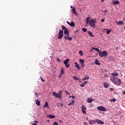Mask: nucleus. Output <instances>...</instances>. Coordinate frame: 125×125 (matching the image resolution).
<instances>
[{"label":"nucleus","mask_w":125,"mask_h":125,"mask_svg":"<svg viewBox=\"0 0 125 125\" xmlns=\"http://www.w3.org/2000/svg\"><path fill=\"white\" fill-rule=\"evenodd\" d=\"M97 109H98V110H99V111H102L103 112H104V111H106V108H105L103 106H98Z\"/></svg>","instance_id":"7"},{"label":"nucleus","mask_w":125,"mask_h":125,"mask_svg":"<svg viewBox=\"0 0 125 125\" xmlns=\"http://www.w3.org/2000/svg\"><path fill=\"white\" fill-rule=\"evenodd\" d=\"M93 101V99L91 98L87 99V103H91Z\"/></svg>","instance_id":"18"},{"label":"nucleus","mask_w":125,"mask_h":125,"mask_svg":"<svg viewBox=\"0 0 125 125\" xmlns=\"http://www.w3.org/2000/svg\"><path fill=\"white\" fill-rule=\"evenodd\" d=\"M47 122L48 123H49L50 121H49V120H47Z\"/></svg>","instance_id":"62"},{"label":"nucleus","mask_w":125,"mask_h":125,"mask_svg":"<svg viewBox=\"0 0 125 125\" xmlns=\"http://www.w3.org/2000/svg\"><path fill=\"white\" fill-rule=\"evenodd\" d=\"M70 8H73V6H70Z\"/></svg>","instance_id":"61"},{"label":"nucleus","mask_w":125,"mask_h":125,"mask_svg":"<svg viewBox=\"0 0 125 125\" xmlns=\"http://www.w3.org/2000/svg\"><path fill=\"white\" fill-rule=\"evenodd\" d=\"M104 86L105 88H107V87H109V84L106 83H104Z\"/></svg>","instance_id":"28"},{"label":"nucleus","mask_w":125,"mask_h":125,"mask_svg":"<svg viewBox=\"0 0 125 125\" xmlns=\"http://www.w3.org/2000/svg\"><path fill=\"white\" fill-rule=\"evenodd\" d=\"M105 0H101V1L102 2H104V1Z\"/></svg>","instance_id":"52"},{"label":"nucleus","mask_w":125,"mask_h":125,"mask_svg":"<svg viewBox=\"0 0 125 125\" xmlns=\"http://www.w3.org/2000/svg\"><path fill=\"white\" fill-rule=\"evenodd\" d=\"M35 123H37V124H38V121H35Z\"/></svg>","instance_id":"59"},{"label":"nucleus","mask_w":125,"mask_h":125,"mask_svg":"<svg viewBox=\"0 0 125 125\" xmlns=\"http://www.w3.org/2000/svg\"><path fill=\"white\" fill-rule=\"evenodd\" d=\"M85 22H86V25H88V24H89L90 26L91 27H92L93 28H95L96 26L95 25V23H96V19L90 20V18L87 17L85 19Z\"/></svg>","instance_id":"1"},{"label":"nucleus","mask_w":125,"mask_h":125,"mask_svg":"<svg viewBox=\"0 0 125 125\" xmlns=\"http://www.w3.org/2000/svg\"><path fill=\"white\" fill-rule=\"evenodd\" d=\"M68 33H69V30H68V29L66 28V29H64V35Z\"/></svg>","instance_id":"31"},{"label":"nucleus","mask_w":125,"mask_h":125,"mask_svg":"<svg viewBox=\"0 0 125 125\" xmlns=\"http://www.w3.org/2000/svg\"><path fill=\"white\" fill-rule=\"evenodd\" d=\"M82 112L83 114H86V107L84 105L82 104Z\"/></svg>","instance_id":"6"},{"label":"nucleus","mask_w":125,"mask_h":125,"mask_svg":"<svg viewBox=\"0 0 125 125\" xmlns=\"http://www.w3.org/2000/svg\"><path fill=\"white\" fill-rule=\"evenodd\" d=\"M95 64L98 66H100V65H101V63H100V62H99V61L98 60H96L95 61Z\"/></svg>","instance_id":"23"},{"label":"nucleus","mask_w":125,"mask_h":125,"mask_svg":"<svg viewBox=\"0 0 125 125\" xmlns=\"http://www.w3.org/2000/svg\"><path fill=\"white\" fill-rule=\"evenodd\" d=\"M104 20H104V19H102V20H101V22H104Z\"/></svg>","instance_id":"50"},{"label":"nucleus","mask_w":125,"mask_h":125,"mask_svg":"<svg viewBox=\"0 0 125 125\" xmlns=\"http://www.w3.org/2000/svg\"><path fill=\"white\" fill-rule=\"evenodd\" d=\"M57 106L58 107H62V106H63V104L61 103H59L57 104Z\"/></svg>","instance_id":"27"},{"label":"nucleus","mask_w":125,"mask_h":125,"mask_svg":"<svg viewBox=\"0 0 125 125\" xmlns=\"http://www.w3.org/2000/svg\"><path fill=\"white\" fill-rule=\"evenodd\" d=\"M94 122V121L93 120H91L89 122V124H90V125H92V124H93V122Z\"/></svg>","instance_id":"37"},{"label":"nucleus","mask_w":125,"mask_h":125,"mask_svg":"<svg viewBox=\"0 0 125 125\" xmlns=\"http://www.w3.org/2000/svg\"><path fill=\"white\" fill-rule=\"evenodd\" d=\"M58 78H59V79H60V78H62V74H61L59 76Z\"/></svg>","instance_id":"46"},{"label":"nucleus","mask_w":125,"mask_h":125,"mask_svg":"<svg viewBox=\"0 0 125 125\" xmlns=\"http://www.w3.org/2000/svg\"><path fill=\"white\" fill-rule=\"evenodd\" d=\"M83 125H87V123H86L85 122V123H83Z\"/></svg>","instance_id":"51"},{"label":"nucleus","mask_w":125,"mask_h":125,"mask_svg":"<svg viewBox=\"0 0 125 125\" xmlns=\"http://www.w3.org/2000/svg\"><path fill=\"white\" fill-rule=\"evenodd\" d=\"M109 101L110 102H111V101H113V102H116V99L113 98L112 99H110Z\"/></svg>","instance_id":"34"},{"label":"nucleus","mask_w":125,"mask_h":125,"mask_svg":"<svg viewBox=\"0 0 125 125\" xmlns=\"http://www.w3.org/2000/svg\"><path fill=\"white\" fill-rule=\"evenodd\" d=\"M36 104L37 105H38V106H41V102H40V101H39V100H37L36 101Z\"/></svg>","instance_id":"21"},{"label":"nucleus","mask_w":125,"mask_h":125,"mask_svg":"<svg viewBox=\"0 0 125 125\" xmlns=\"http://www.w3.org/2000/svg\"><path fill=\"white\" fill-rule=\"evenodd\" d=\"M123 94H124V95L125 94V91H124L123 92Z\"/></svg>","instance_id":"56"},{"label":"nucleus","mask_w":125,"mask_h":125,"mask_svg":"<svg viewBox=\"0 0 125 125\" xmlns=\"http://www.w3.org/2000/svg\"><path fill=\"white\" fill-rule=\"evenodd\" d=\"M40 79H41V80H42V82L43 83H44L45 81L43 79H42V77H41Z\"/></svg>","instance_id":"41"},{"label":"nucleus","mask_w":125,"mask_h":125,"mask_svg":"<svg viewBox=\"0 0 125 125\" xmlns=\"http://www.w3.org/2000/svg\"><path fill=\"white\" fill-rule=\"evenodd\" d=\"M57 60H58V61H60V60H59V58H57Z\"/></svg>","instance_id":"55"},{"label":"nucleus","mask_w":125,"mask_h":125,"mask_svg":"<svg viewBox=\"0 0 125 125\" xmlns=\"http://www.w3.org/2000/svg\"><path fill=\"white\" fill-rule=\"evenodd\" d=\"M73 79L74 80H75V81H79L80 80V78H79V77L76 76H73Z\"/></svg>","instance_id":"26"},{"label":"nucleus","mask_w":125,"mask_h":125,"mask_svg":"<svg viewBox=\"0 0 125 125\" xmlns=\"http://www.w3.org/2000/svg\"><path fill=\"white\" fill-rule=\"evenodd\" d=\"M53 125H58V123L56 122H55L54 123H53Z\"/></svg>","instance_id":"40"},{"label":"nucleus","mask_w":125,"mask_h":125,"mask_svg":"<svg viewBox=\"0 0 125 125\" xmlns=\"http://www.w3.org/2000/svg\"><path fill=\"white\" fill-rule=\"evenodd\" d=\"M68 36L67 37V36H64V39L65 40H68Z\"/></svg>","instance_id":"48"},{"label":"nucleus","mask_w":125,"mask_h":125,"mask_svg":"<svg viewBox=\"0 0 125 125\" xmlns=\"http://www.w3.org/2000/svg\"><path fill=\"white\" fill-rule=\"evenodd\" d=\"M82 31L84 33H86V32H87V29L86 28H82Z\"/></svg>","instance_id":"30"},{"label":"nucleus","mask_w":125,"mask_h":125,"mask_svg":"<svg viewBox=\"0 0 125 125\" xmlns=\"http://www.w3.org/2000/svg\"><path fill=\"white\" fill-rule=\"evenodd\" d=\"M61 92H62V90L59 91V93H56L55 92H53V95L54 96V97H56V98H62L61 97Z\"/></svg>","instance_id":"3"},{"label":"nucleus","mask_w":125,"mask_h":125,"mask_svg":"<svg viewBox=\"0 0 125 125\" xmlns=\"http://www.w3.org/2000/svg\"><path fill=\"white\" fill-rule=\"evenodd\" d=\"M32 125H38L37 124H36V123H33V124H32Z\"/></svg>","instance_id":"53"},{"label":"nucleus","mask_w":125,"mask_h":125,"mask_svg":"<svg viewBox=\"0 0 125 125\" xmlns=\"http://www.w3.org/2000/svg\"><path fill=\"white\" fill-rule=\"evenodd\" d=\"M82 67L83 68L84 67V62L81 63Z\"/></svg>","instance_id":"42"},{"label":"nucleus","mask_w":125,"mask_h":125,"mask_svg":"<svg viewBox=\"0 0 125 125\" xmlns=\"http://www.w3.org/2000/svg\"><path fill=\"white\" fill-rule=\"evenodd\" d=\"M104 78H106V77H108V75H107V74H105L104 75Z\"/></svg>","instance_id":"47"},{"label":"nucleus","mask_w":125,"mask_h":125,"mask_svg":"<svg viewBox=\"0 0 125 125\" xmlns=\"http://www.w3.org/2000/svg\"><path fill=\"white\" fill-rule=\"evenodd\" d=\"M65 35L67 37H69V36H70V35L69 34V32H68L67 33H66Z\"/></svg>","instance_id":"45"},{"label":"nucleus","mask_w":125,"mask_h":125,"mask_svg":"<svg viewBox=\"0 0 125 125\" xmlns=\"http://www.w3.org/2000/svg\"><path fill=\"white\" fill-rule=\"evenodd\" d=\"M93 49H95L96 50V51L99 52V54H100V52H101V50H100L98 48H94V47L92 48L91 51H92V50H93Z\"/></svg>","instance_id":"12"},{"label":"nucleus","mask_w":125,"mask_h":125,"mask_svg":"<svg viewBox=\"0 0 125 125\" xmlns=\"http://www.w3.org/2000/svg\"><path fill=\"white\" fill-rule=\"evenodd\" d=\"M107 54H108V53L106 51H103V52L101 51L100 52L99 56L100 57H106L107 56Z\"/></svg>","instance_id":"4"},{"label":"nucleus","mask_w":125,"mask_h":125,"mask_svg":"<svg viewBox=\"0 0 125 125\" xmlns=\"http://www.w3.org/2000/svg\"><path fill=\"white\" fill-rule=\"evenodd\" d=\"M63 31L62 30H60L59 32V36L58 37V38L59 40H61V39H62V38H63Z\"/></svg>","instance_id":"5"},{"label":"nucleus","mask_w":125,"mask_h":125,"mask_svg":"<svg viewBox=\"0 0 125 125\" xmlns=\"http://www.w3.org/2000/svg\"><path fill=\"white\" fill-rule=\"evenodd\" d=\"M65 93H66V94H68V95H69V94H70V93H69V92H68V91H65Z\"/></svg>","instance_id":"44"},{"label":"nucleus","mask_w":125,"mask_h":125,"mask_svg":"<svg viewBox=\"0 0 125 125\" xmlns=\"http://www.w3.org/2000/svg\"><path fill=\"white\" fill-rule=\"evenodd\" d=\"M111 76H113L112 77H118L119 76V74L117 73H112L111 74Z\"/></svg>","instance_id":"17"},{"label":"nucleus","mask_w":125,"mask_h":125,"mask_svg":"<svg viewBox=\"0 0 125 125\" xmlns=\"http://www.w3.org/2000/svg\"><path fill=\"white\" fill-rule=\"evenodd\" d=\"M79 83H82V81H81L80 79H79Z\"/></svg>","instance_id":"57"},{"label":"nucleus","mask_w":125,"mask_h":125,"mask_svg":"<svg viewBox=\"0 0 125 125\" xmlns=\"http://www.w3.org/2000/svg\"><path fill=\"white\" fill-rule=\"evenodd\" d=\"M69 97H71L72 99H75V96H69Z\"/></svg>","instance_id":"43"},{"label":"nucleus","mask_w":125,"mask_h":125,"mask_svg":"<svg viewBox=\"0 0 125 125\" xmlns=\"http://www.w3.org/2000/svg\"><path fill=\"white\" fill-rule=\"evenodd\" d=\"M96 123L98 124V125H104V122L100 120H96Z\"/></svg>","instance_id":"9"},{"label":"nucleus","mask_w":125,"mask_h":125,"mask_svg":"<svg viewBox=\"0 0 125 125\" xmlns=\"http://www.w3.org/2000/svg\"><path fill=\"white\" fill-rule=\"evenodd\" d=\"M85 80H89V77L85 76L84 78H83L82 81H85Z\"/></svg>","instance_id":"24"},{"label":"nucleus","mask_w":125,"mask_h":125,"mask_svg":"<svg viewBox=\"0 0 125 125\" xmlns=\"http://www.w3.org/2000/svg\"><path fill=\"white\" fill-rule=\"evenodd\" d=\"M80 62H81V63H84V61L83 60L80 59Z\"/></svg>","instance_id":"39"},{"label":"nucleus","mask_w":125,"mask_h":125,"mask_svg":"<svg viewBox=\"0 0 125 125\" xmlns=\"http://www.w3.org/2000/svg\"><path fill=\"white\" fill-rule=\"evenodd\" d=\"M113 3V4L117 5V4H119V3H120V1H119V0L114 1Z\"/></svg>","instance_id":"22"},{"label":"nucleus","mask_w":125,"mask_h":125,"mask_svg":"<svg viewBox=\"0 0 125 125\" xmlns=\"http://www.w3.org/2000/svg\"><path fill=\"white\" fill-rule=\"evenodd\" d=\"M62 30H65L67 29V28H66V27H65V26L62 25Z\"/></svg>","instance_id":"33"},{"label":"nucleus","mask_w":125,"mask_h":125,"mask_svg":"<svg viewBox=\"0 0 125 125\" xmlns=\"http://www.w3.org/2000/svg\"><path fill=\"white\" fill-rule=\"evenodd\" d=\"M69 61H70V60L69 59H66L64 62L63 63L65 64H68V62H69Z\"/></svg>","instance_id":"19"},{"label":"nucleus","mask_w":125,"mask_h":125,"mask_svg":"<svg viewBox=\"0 0 125 125\" xmlns=\"http://www.w3.org/2000/svg\"><path fill=\"white\" fill-rule=\"evenodd\" d=\"M105 72H108V70L106 69Z\"/></svg>","instance_id":"63"},{"label":"nucleus","mask_w":125,"mask_h":125,"mask_svg":"<svg viewBox=\"0 0 125 125\" xmlns=\"http://www.w3.org/2000/svg\"><path fill=\"white\" fill-rule=\"evenodd\" d=\"M74 104H75V101H74V100H72V102L68 104V106H70L71 105H74Z\"/></svg>","instance_id":"20"},{"label":"nucleus","mask_w":125,"mask_h":125,"mask_svg":"<svg viewBox=\"0 0 125 125\" xmlns=\"http://www.w3.org/2000/svg\"><path fill=\"white\" fill-rule=\"evenodd\" d=\"M49 108V105H48V103L47 102H46L44 105H43V108Z\"/></svg>","instance_id":"16"},{"label":"nucleus","mask_w":125,"mask_h":125,"mask_svg":"<svg viewBox=\"0 0 125 125\" xmlns=\"http://www.w3.org/2000/svg\"><path fill=\"white\" fill-rule=\"evenodd\" d=\"M65 66L66 68H69V67H70V64L66 63V64H65Z\"/></svg>","instance_id":"36"},{"label":"nucleus","mask_w":125,"mask_h":125,"mask_svg":"<svg viewBox=\"0 0 125 125\" xmlns=\"http://www.w3.org/2000/svg\"><path fill=\"white\" fill-rule=\"evenodd\" d=\"M79 54L81 55V56H83V51L80 50L79 51Z\"/></svg>","instance_id":"32"},{"label":"nucleus","mask_w":125,"mask_h":125,"mask_svg":"<svg viewBox=\"0 0 125 125\" xmlns=\"http://www.w3.org/2000/svg\"><path fill=\"white\" fill-rule=\"evenodd\" d=\"M87 33L91 38H94V35H93V34H92V32L91 31H87Z\"/></svg>","instance_id":"14"},{"label":"nucleus","mask_w":125,"mask_h":125,"mask_svg":"<svg viewBox=\"0 0 125 125\" xmlns=\"http://www.w3.org/2000/svg\"><path fill=\"white\" fill-rule=\"evenodd\" d=\"M75 8V7H74L72 8V13H73L74 15H78V13H77V11H76Z\"/></svg>","instance_id":"11"},{"label":"nucleus","mask_w":125,"mask_h":125,"mask_svg":"<svg viewBox=\"0 0 125 125\" xmlns=\"http://www.w3.org/2000/svg\"><path fill=\"white\" fill-rule=\"evenodd\" d=\"M63 74H64V69H63V68H62V70L61 71V74L63 75Z\"/></svg>","instance_id":"35"},{"label":"nucleus","mask_w":125,"mask_h":125,"mask_svg":"<svg viewBox=\"0 0 125 125\" xmlns=\"http://www.w3.org/2000/svg\"><path fill=\"white\" fill-rule=\"evenodd\" d=\"M87 83H88L87 81H84L83 83H81L80 84L81 87H84V85H85V84H87Z\"/></svg>","instance_id":"10"},{"label":"nucleus","mask_w":125,"mask_h":125,"mask_svg":"<svg viewBox=\"0 0 125 125\" xmlns=\"http://www.w3.org/2000/svg\"><path fill=\"white\" fill-rule=\"evenodd\" d=\"M116 49H117V50H118V49H119V47H116Z\"/></svg>","instance_id":"58"},{"label":"nucleus","mask_w":125,"mask_h":125,"mask_svg":"<svg viewBox=\"0 0 125 125\" xmlns=\"http://www.w3.org/2000/svg\"><path fill=\"white\" fill-rule=\"evenodd\" d=\"M117 23V24H118V25H122L123 23H124L122 21H116V22Z\"/></svg>","instance_id":"29"},{"label":"nucleus","mask_w":125,"mask_h":125,"mask_svg":"<svg viewBox=\"0 0 125 125\" xmlns=\"http://www.w3.org/2000/svg\"><path fill=\"white\" fill-rule=\"evenodd\" d=\"M35 95H36V96L38 97V94L37 93H36Z\"/></svg>","instance_id":"60"},{"label":"nucleus","mask_w":125,"mask_h":125,"mask_svg":"<svg viewBox=\"0 0 125 125\" xmlns=\"http://www.w3.org/2000/svg\"><path fill=\"white\" fill-rule=\"evenodd\" d=\"M110 90H111V91H113V90H114V88H110Z\"/></svg>","instance_id":"49"},{"label":"nucleus","mask_w":125,"mask_h":125,"mask_svg":"<svg viewBox=\"0 0 125 125\" xmlns=\"http://www.w3.org/2000/svg\"><path fill=\"white\" fill-rule=\"evenodd\" d=\"M67 40H68V41H72V40H73V38H72V37H68Z\"/></svg>","instance_id":"38"},{"label":"nucleus","mask_w":125,"mask_h":125,"mask_svg":"<svg viewBox=\"0 0 125 125\" xmlns=\"http://www.w3.org/2000/svg\"><path fill=\"white\" fill-rule=\"evenodd\" d=\"M104 30H105V31H106L107 35H109L111 33V30H110L109 29H104Z\"/></svg>","instance_id":"25"},{"label":"nucleus","mask_w":125,"mask_h":125,"mask_svg":"<svg viewBox=\"0 0 125 125\" xmlns=\"http://www.w3.org/2000/svg\"><path fill=\"white\" fill-rule=\"evenodd\" d=\"M47 118H49V119H54L56 117L53 115L49 114V115H47Z\"/></svg>","instance_id":"13"},{"label":"nucleus","mask_w":125,"mask_h":125,"mask_svg":"<svg viewBox=\"0 0 125 125\" xmlns=\"http://www.w3.org/2000/svg\"><path fill=\"white\" fill-rule=\"evenodd\" d=\"M104 12H108V11H107V10H105Z\"/></svg>","instance_id":"54"},{"label":"nucleus","mask_w":125,"mask_h":125,"mask_svg":"<svg viewBox=\"0 0 125 125\" xmlns=\"http://www.w3.org/2000/svg\"><path fill=\"white\" fill-rule=\"evenodd\" d=\"M123 52H125V51H123Z\"/></svg>","instance_id":"64"},{"label":"nucleus","mask_w":125,"mask_h":125,"mask_svg":"<svg viewBox=\"0 0 125 125\" xmlns=\"http://www.w3.org/2000/svg\"><path fill=\"white\" fill-rule=\"evenodd\" d=\"M67 24H68V25H69V26H71V27H75V22H74V21H71L70 23V22H69L68 21H66Z\"/></svg>","instance_id":"8"},{"label":"nucleus","mask_w":125,"mask_h":125,"mask_svg":"<svg viewBox=\"0 0 125 125\" xmlns=\"http://www.w3.org/2000/svg\"><path fill=\"white\" fill-rule=\"evenodd\" d=\"M74 64H75V67L77 68L78 70H80V65L79 64V63H78V62H74Z\"/></svg>","instance_id":"15"},{"label":"nucleus","mask_w":125,"mask_h":125,"mask_svg":"<svg viewBox=\"0 0 125 125\" xmlns=\"http://www.w3.org/2000/svg\"><path fill=\"white\" fill-rule=\"evenodd\" d=\"M110 81H111L112 83L116 85H119V84H121V83H122V81H121L120 79L115 77H110Z\"/></svg>","instance_id":"2"}]
</instances>
